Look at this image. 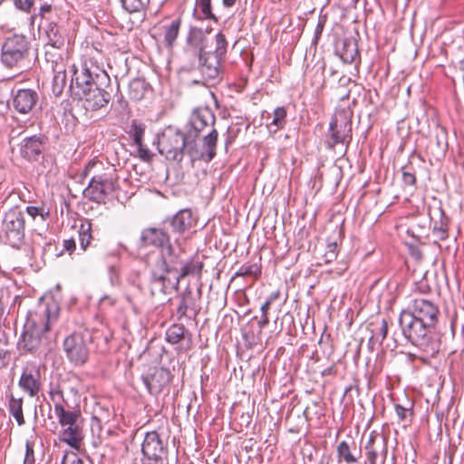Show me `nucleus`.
I'll use <instances>...</instances> for the list:
<instances>
[{"label": "nucleus", "instance_id": "14", "mask_svg": "<svg viewBox=\"0 0 464 464\" xmlns=\"http://www.w3.org/2000/svg\"><path fill=\"white\" fill-rule=\"evenodd\" d=\"M352 122L343 114L335 115L330 121L329 133L331 141L329 146L334 148L336 144H344L351 137Z\"/></svg>", "mask_w": 464, "mask_h": 464}, {"label": "nucleus", "instance_id": "7", "mask_svg": "<svg viewBox=\"0 0 464 464\" xmlns=\"http://www.w3.org/2000/svg\"><path fill=\"white\" fill-rule=\"evenodd\" d=\"M215 49L204 54L198 60L202 76L208 81H217L220 77L221 63L225 60L227 51V41L221 32L215 36Z\"/></svg>", "mask_w": 464, "mask_h": 464}, {"label": "nucleus", "instance_id": "30", "mask_svg": "<svg viewBox=\"0 0 464 464\" xmlns=\"http://www.w3.org/2000/svg\"><path fill=\"white\" fill-rule=\"evenodd\" d=\"M185 335V327L183 324H175L166 332V340L168 343L176 344L179 343Z\"/></svg>", "mask_w": 464, "mask_h": 464}, {"label": "nucleus", "instance_id": "38", "mask_svg": "<svg viewBox=\"0 0 464 464\" xmlns=\"http://www.w3.org/2000/svg\"><path fill=\"white\" fill-rule=\"evenodd\" d=\"M123 8L129 13L140 12L148 4L150 0H121Z\"/></svg>", "mask_w": 464, "mask_h": 464}, {"label": "nucleus", "instance_id": "26", "mask_svg": "<svg viewBox=\"0 0 464 464\" xmlns=\"http://www.w3.org/2000/svg\"><path fill=\"white\" fill-rule=\"evenodd\" d=\"M8 410L9 413L15 419L19 426L24 424L22 398H15L13 394H11L8 401Z\"/></svg>", "mask_w": 464, "mask_h": 464}, {"label": "nucleus", "instance_id": "56", "mask_svg": "<svg viewBox=\"0 0 464 464\" xmlns=\"http://www.w3.org/2000/svg\"><path fill=\"white\" fill-rule=\"evenodd\" d=\"M271 303L269 301H266L262 306H261V313L262 314H267L268 313V310L270 309V306H271Z\"/></svg>", "mask_w": 464, "mask_h": 464}, {"label": "nucleus", "instance_id": "34", "mask_svg": "<svg viewBox=\"0 0 464 464\" xmlns=\"http://www.w3.org/2000/svg\"><path fill=\"white\" fill-rule=\"evenodd\" d=\"M339 461L343 460L347 464L355 463L357 459L352 454L350 445L343 440L337 446Z\"/></svg>", "mask_w": 464, "mask_h": 464}, {"label": "nucleus", "instance_id": "33", "mask_svg": "<svg viewBox=\"0 0 464 464\" xmlns=\"http://www.w3.org/2000/svg\"><path fill=\"white\" fill-rule=\"evenodd\" d=\"M358 55L357 46L354 43L344 41L343 51L341 52V59L345 63H352Z\"/></svg>", "mask_w": 464, "mask_h": 464}, {"label": "nucleus", "instance_id": "8", "mask_svg": "<svg viewBox=\"0 0 464 464\" xmlns=\"http://www.w3.org/2000/svg\"><path fill=\"white\" fill-rule=\"evenodd\" d=\"M24 215L18 208L5 212L0 226V239L12 247H19L24 238Z\"/></svg>", "mask_w": 464, "mask_h": 464}, {"label": "nucleus", "instance_id": "29", "mask_svg": "<svg viewBox=\"0 0 464 464\" xmlns=\"http://www.w3.org/2000/svg\"><path fill=\"white\" fill-rule=\"evenodd\" d=\"M46 35L48 37V44L54 48H60L63 45L64 40L60 34L59 28L55 24H49L46 29Z\"/></svg>", "mask_w": 464, "mask_h": 464}, {"label": "nucleus", "instance_id": "32", "mask_svg": "<svg viewBox=\"0 0 464 464\" xmlns=\"http://www.w3.org/2000/svg\"><path fill=\"white\" fill-rule=\"evenodd\" d=\"M144 132L145 125L139 122L137 120H133L131 121L129 133L136 146H141V142H143Z\"/></svg>", "mask_w": 464, "mask_h": 464}, {"label": "nucleus", "instance_id": "45", "mask_svg": "<svg viewBox=\"0 0 464 464\" xmlns=\"http://www.w3.org/2000/svg\"><path fill=\"white\" fill-rule=\"evenodd\" d=\"M109 276L112 285L120 284V272L116 266L112 265L109 266Z\"/></svg>", "mask_w": 464, "mask_h": 464}, {"label": "nucleus", "instance_id": "58", "mask_svg": "<svg viewBox=\"0 0 464 464\" xmlns=\"http://www.w3.org/2000/svg\"><path fill=\"white\" fill-rule=\"evenodd\" d=\"M237 0H222V5L225 7H232L236 4Z\"/></svg>", "mask_w": 464, "mask_h": 464}, {"label": "nucleus", "instance_id": "60", "mask_svg": "<svg viewBox=\"0 0 464 464\" xmlns=\"http://www.w3.org/2000/svg\"><path fill=\"white\" fill-rule=\"evenodd\" d=\"M337 249V244L336 243H331L327 246V251H334L336 252Z\"/></svg>", "mask_w": 464, "mask_h": 464}, {"label": "nucleus", "instance_id": "25", "mask_svg": "<svg viewBox=\"0 0 464 464\" xmlns=\"http://www.w3.org/2000/svg\"><path fill=\"white\" fill-rule=\"evenodd\" d=\"M61 440L72 448H78L82 440V430L77 424L67 426L61 432Z\"/></svg>", "mask_w": 464, "mask_h": 464}, {"label": "nucleus", "instance_id": "27", "mask_svg": "<svg viewBox=\"0 0 464 464\" xmlns=\"http://www.w3.org/2000/svg\"><path fill=\"white\" fill-rule=\"evenodd\" d=\"M61 426H73L77 424L79 413L77 411H66L64 407H57L54 412Z\"/></svg>", "mask_w": 464, "mask_h": 464}, {"label": "nucleus", "instance_id": "15", "mask_svg": "<svg viewBox=\"0 0 464 464\" xmlns=\"http://www.w3.org/2000/svg\"><path fill=\"white\" fill-rule=\"evenodd\" d=\"M213 112L207 107L195 109L190 116L189 123L191 129L188 131V139L196 141L199 133L208 125L215 122Z\"/></svg>", "mask_w": 464, "mask_h": 464}, {"label": "nucleus", "instance_id": "53", "mask_svg": "<svg viewBox=\"0 0 464 464\" xmlns=\"http://www.w3.org/2000/svg\"><path fill=\"white\" fill-rule=\"evenodd\" d=\"M324 257L325 263H330L337 257V252L326 251Z\"/></svg>", "mask_w": 464, "mask_h": 464}, {"label": "nucleus", "instance_id": "19", "mask_svg": "<svg viewBox=\"0 0 464 464\" xmlns=\"http://www.w3.org/2000/svg\"><path fill=\"white\" fill-rule=\"evenodd\" d=\"M38 93L32 89H20L13 96V107L21 114L30 112L37 104Z\"/></svg>", "mask_w": 464, "mask_h": 464}, {"label": "nucleus", "instance_id": "50", "mask_svg": "<svg viewBox=\"0 0 464 464\" xmlns=\"http://www.w3.org/2000/svg\"><path fill=\"white\" fill-rule=\"evenodd\" d=\"M138 148L139 156L144 160H150L152 154L151 152L143 146V142H141V146H136Z\"/></svg>", "mask_w": 464, "mask_h": 464}, {"label": "nucleus", "instance_id": "17", "mask_svg": "<svg viewBox=\"0 0 464 464\" xmlns=\"http://www.w3.org/2000/svg\"><path fill=\"white\" fill-rule=\"evenodd\" d=\"M218 138V130L212 129L208 134L203 137V144L200 150H196L192 144L189 148V156L192 160H205L208 162L211 161L216 156Z\"/></svg>", "mask_w": 464, "mask_h": 464}, {"label": "nucleus", "instance_id": "24", "mask_svg": "<svg viewBox=\"0 0 464 464\" xmlns=\"http://www.w3.org/2000/svg\"><path fill=\"white\" fill-rule=\"evenodd\" d=\"M372 335L369 339L368 345L372 350L376 343H382L388 334V322L382 319L380 322L372 323Z\"/></svg>", "mask_w": 464, "mask_h": 464}, {"label": "nucleus", "instance_id": "23", "mask_svg": "<svg viewBox=\"0 0 464 464\" xmlns=\"http://www.w3.org/2000/svg\"><path fill=\"white\" fill-rule=\"evenodd\" d=\"M192 212L188 208L179 210L169 221L174 232L183 233L193 225Z\"/></svg>", "mask_w": 464, "mask_h": 464}, {"label": "nucleus", "instance_id": "35", "mask_svg": "<svg viewBox=\"0 0 464 464\" xmlns=\"http://www.w3.org/2000/svg\"><path fill=\"white\" fill-rule=\"evenodd\" d=\"M92 225L89 221L82 223L79 230V241L82 250H86L92 238L91 234Z\"/></svg>", "mask_w": 464, "mask_h": 464}, {"label": "nucleus", "instance_id": "6", "mask_svg": "<svg viewBox=\"0 0 464 464\" xmlns=\"http://www.w3.org/2000/svg\"><path fill=\"white\" fill-rule=\"evenodd\" d=\"M30 43L24 35L8 37L3 46L1 61L8 68L24 70L29 65Z\"/></svg>", "mask_w": 464, "mask_h": 464}, {"label": "nucleus", "instance_id": "2", "mask_svg": "<svg viewBox=\"0 0 464 464\" xmlns=\"http://www.w3.org/2000/svg\"><path fill=\"white\" fill-rule=\"evenodd\" d=\"M179 265L173 246H168V257L163 253L150 264L149 287L152 296L166 295L172 289L177 290L180 280L194 272L191 264L180 267Z\"/></svg>", "mask_w": 464, "mask_h": 464}, {"label": "nucleus", "instance_id": "13", "mask_svg": "<svg viewBox=\"0 0 464 464\" xmlns=\"http://www.w3.org/2000/svg\"><path fill=\"white\" fill-rule=\"evenodd\" d=\"M208 44V33L201 28L192 27L187 36L186 53L195 58L203 57L209 52L206 50Z\"/></svg>", "mask_w": 464, "mask_h": 464}, {"label": "nucleus", "instance_id": "44", "mask_svg": "<svg viewBox=\"0 0 464 464\" xmlns=\"http://www.w3.org/2000/svg\"><path fill=\"white\" fill-rule=\"evenodd\" d=\"M26 212L29 216H31L34 219L37 217V216H41V218L43 220L45 219V217L48 216L49 212H44V208H38V207H34V206H29L26 208Z\"/></svg>", "mask_w": 464, "mask_h": 464}, {"label": "nucleus", "instance_id": "41", "mask_svg": "<svg viewBox=\"0 0 464 464\" xmlns=\"http://www.w3.org/2000/svg\"><path fill=\"white\" fill-rule=\"evenodd\" d=\"M50 400L53 402V411H56L57 407H63V402L65 401L63 391L59 387H53L49 391Z\"/></svg>", "mask_w": 464, "mask_h": 464}, {"label": "nucleus", "instance_id": "20", "mask_svg": "<svg viewBox=\"0 0 464 464\" xmlns=\"http://www.w3.org/2000/svg\"><path fill=\"white\" fill-rule=\"evenodd\" d=\"M141 241L145 246H153L161 249L160 253L168 257V246H172L169 243V236L160 228H147L141 233Z\"/></svg>", "mask_w": 464, "mask_h": 464}, {"label": "nucleus", "instance_id": "12", "mask_svg": "<svg viewBox=\"0 0 464 464\" xmlns=\"http://www.w3.org/2000/svg\"><path fill=\"white\" fill-rule=\"evenodd\" d=\"M401 312L404 314H410L414 318L424 322L432 328H435V325L438 323V305L428 299H413L409 304L407 309L402 310Z\"/></svg>", "mask_w": 464, "mask_h": 464}, {"label": "nucleus", "instance_id": "51", "mask_svg": "<svg viewBox=\"0 0 464 464\" xmlns=\"http://www.w3.org/2000/svg\"><path fill=\"white\" fill-rule=\"evenodd\" d=\"M52 11V5L44 3L40 6L39 15L42 18L46 17V15L51 13Z\"/></svg>", "mask_w": 464, "mask_h": 464}, {"label": "nucleus", "instance_id": "3", "mask_svg": "<svg viewBox=\"0 0 464 464\" xmlns=\"http://www.w3.org/2000/svg\"><path fill=\"white\" fill-rule=\"evenodd\" d=\"M58 314L59 307L54 302L48 304L39 314H30L17 343L18 350L32 354L44 353L48 344L45 334L57 320Z\"/></svg>", "mask_w": 464, "mask_h": 464}, {"label": "nucleus", "instance_id": "40", "mask_svg": "<svg viewBox=\"0 0 464 464\" xmlns=\"http://www.w3.org/2000/svg\"><path fill=\"white\" fill-rule=\"evenodd\" d=\"M140 80H133L129 86L130 95L132 99L140 100L144 95V86Z\"/></svg>", "mask_w": 464, "mask_h": 464}, {"label": "nucleus", "instance_id": "16", "mask_svg": "<svg viewBox=\"0 0 464 464\" xmlns=\"http://www.w3.org/2000/svg\"><path fill=\"white\" fill-rule=\"evenodd\" d=\"M18 385L30 397L37 396L41 389L39 368L35 365L26 366L22 372Z\"/></svg>", "mask_w": 464, "mask_h": 464}, {"label": "nucleus", "instance_id": "9", "mask_svg": "<svg viewBox=\"0 0 464 464\" xmlns=\"http://www.w3.org/2000/svg\"><path fill=\"white\" fill-rule=\"evenodd\" d=\"M142 464H168V446L157 431L147 432L141 445Z\"/></svg>", "mask_w": 464, "mask_h": 464}, {"label": "nucleus", "instance_id": "43", "mask_svg": "<svg viewBox=\"0 0 464 464\" xmlns=\"http://www.w3.org/2000/svg\"><path fill=\"white\" fill-rule=\"evenodd\" d=\"M34 441L32 440H27L25 442V456L24 459V464H34Z\"/></svg>", "mask_w": 464, "mask_h": 464}, {"label": "nucleus", "instance_id": "31", "mask_svg": "<svg viewBox=\"0 0 464 464\" xmlns=\"http://www.w3.org/2000/svg\"><path fill=\"white\" fill-rule=\"evenodd\" d=\"M286 110L285 107H277L274 110L273 119L269 123L270 128H275L273 131H277L280 129H283L286 123Z\"/></svg>", "mask_w": 464, "mask_h": 464}, {"label": "nucleus", "instance_id": "10", "mask_svg": "<svg viewBox=\"0 0 464 464\" xmlns=\"http://www.w3.org/2000/svg\"><path fill=\"white\" fill-rule=\"evenodd\" d=\"M91 342L89 333H73L63 341L66 357L74 365L84 364L89 357L88 343Z\"/></svg>", "mask_w": 464, "mask_h": 464}, {"label": "nucleus", "instance_id": "37", "mask_svg": "<svg viewBox=\"0 0 464 464\" xmlns=\"http://www.w3.org/2000/svg\"><path fill=\"white\" fill-rule=\"evenodd\" d=\"M196 7L201 11L204 18L218 21L216 15L212 13L211 0H196Z\"/></svg>", "mask_w": 464, "mask_h": 464}, {"label": "nucleus", "instance_id": "11", "mask_svg": "<svg viewBox=\"0 0 464 464\" xmlns=\"http://www.w3.org/2000/svg\"><path fill=\"white\" fill-rule=\"evenodd\" d=\"M116 179L112 172L94 175L83 194L92 201L101 202L115 189Z\"/></svg>", "mask_w": 464, "mask_h": 464}, {"label": "nucleus", "instance_id": "49", "mask_svg": "<svg viewBox=\"0 0 464 464\" xmlns=\"http://www.w3.org/2000/svg\"><path fill=\"white\" fill-rule=\"evenodd\" d=\"M395 411L398 416V418L401 420H405L407 418V414L410 411V409H407L400 404L395 405Z\"/></svg>", "mask_w": 464, "mask_h": 464}, {"label": "nucleus", "instance_id": "61", "mask_svg": "<svg viewBox=\"0 0 464 464\" xmlns=\"http://www.w3.org/2000/svg\"><path fill=\"white\" fill-rule=\"evenodd\" d=\"M246 274L244 273V267L241 266L239 270L235 274V276H245Z\"/></svg>", "mask_w": 464, "mask_h": 464}, {"label": "nucleus", "instance_id": "42", "mask_svg": "<svg viewBox=\"0 0 464 464\" xmlns=\"http://www.w3.org/2000/svg\"><path fill=\"white\" fill-rule=\"evenodd\" d=\"M432 233L439 240H445L448 237L446 223L442 219L440 223H436Z\"/></svg>", "mask_w": 464, "mask_h": 464}, {"label": "nucleus", "instance_id": "55", "mask_svg": "<svg viewBox=\"0 0 464 464\" xmlns=\"http://www.w3.org/2000/svg\"><path fill=\"white\" fill-rule=\"evenodd\" d=\"M268 323H269V319H268L267 314H262V318L258 322L259 327L264 328L265 326H266L268 324Z\"/></svg>", "mask_w": 464, "mask_h": 464}, {"label": "nucleus", "instance_id": "62", "mask_svg": "<svg viewBox=\"0 0 464 464\" xmlns=\"http://www.w3.org/2000/svg\"><path fill=\"white\" fill-rule=\"evenodd\" d=\"M322 30H323V25L321 24V23H319V24H317V27H316L315 33H316V34H320V33L322 32Z\"/></svg>", "mask_w": 464, "mask_h": 464}, {"label": "nucleus", "instance_id": "47", "mask_svg": "<svg viewBox=\"0 0 464 464\" xmlns=\"http://www.w3.org/2000/svg\"><path fill=\"white\" fill-rule=\"evenodd\" d=\"M17 8L23 11H29L33 6L34 0H14Z\"/></svg>", "mask_w": 464, "mask_h": 464}, {"label": "nucleus", "instance_id": "21", "mask_svg": "<svg viewBox=\"0 0 464 464\" xmlns=\"http://www.w3.org/2000/svg\"><path fill=\"white\" fill-rule=\"evenodd\" d=\"M142 381L150 393L158 394L170 382V372L164 369H158L152 374L143 376Z\"/></svg>", "mask_w": 464, "mask_h": 464}, {"label": "nucleus", "instance_id": "22", "mask_svg": "<svg viewBox=\"0 0 464 464\" xmlns=\"http://www.w3.org/2000/svg\"><path fill=\"white\" fill-rule=\"evenodd\" d=\"M44 150L42 140L37 136L25 138L21 145V155L28 160H35Z\"/></svg>", "mask_w": 464, "mask_h": 464}, {"label": "nucleus", "instance_id": "4", "mask_svg": "<svg viewBox=\"0 0 464 464\" xmlns=\"http://www.w3.org/2000/svg\"><path fill=\"white\" fill-rule=\"evenodd\" d=\"M399 324L404 337L411 343L432 357L439 353L440 343L432 333L434 328L403 312L400 314Z\"/></svg>", "mask_w": 464, "mask_h": 464}, {"label": "nucleus", "instance_id": "36", "mask_svg": "<svg viewBox=\"0 0 464 464\" xmlns=\"http://www.w3.org/2000/svg\"><path fill=\"white\" fill-rule=\"evenodd\" d=\"M61 464H92V461L87 457H81L72 451L65 452Z\"/></svg>", "mask_w": 464, "mask_h": 464}, {"label": "nucleus", "instance_id": "63", "mask_svg": "<svg viewBox=\"0 0 464 464\" xmlns=\"http://www.w3.org/2000/svg\"><path fill=\"white\" fill-rule=\"evenodd\" d=\"M8 353L5 350H0V359L5 358L6 354Z\"/></svg>", "mask_w": 464, "mask_h": 464}, {"label": "nucleus", "instance_id": "28", "mask_svg": "<svg viewBox=\"0 0 464 464\" xmlns=\"http://www.w3.org/2000/svg\"><path fill=\"white\" fill-rule=\"evenodd\" d=\"M180 24H181V19L179 17V18L172 20L169 25L164 26V29H165L164 41L168 47H171L173 45V44L175 43V41L179 35Z\"/></svg>", "mask_w": 464, "mask_h": 464}, {"label": "nucleus", "instance_id": "64", "mask_svg": "<svg viewBox=\"0 0 464 464\" xmlns=\"http://www.w3.org/2000/svg\"><path fill=\"white\" fill-rule=\"evenodd\" d=\"M350 1H351V5H352L353 6H355V5H357V3H358V1H359V0H350Z\"/></svg>", "mask_w": 464, "mask_h": 464}, {"label": "nucleus", "instance_id": "46", "mask_svg": "<svg viewBox=\"0 0 464 464\" xmlns=\"http://www.w3.org/2000/svg\"><path fill=\"white\" fill-rule=\"evenodd\" d=\"M244 273L246 276H258L261 274V269L256 264L244 266Z\"/></svg>", "mask_w": 464, "mask_h": 464}, {"label": "nucleus", "instance_id": "57", "mask_svg": "<svg viewBox=\"0 0 464 464\" xmlns=\"http://www.w3.org/2000/svg\"><path fill=\"white\" fill-rule=\"evenodd\" d=\"M280 295L279 291L273 292L267 298V301H269L271 304H273L274 301H276Z\"/></svg>", "mask_w": 464, "mask_h": 464}, {"label": "nucleus", "instance_id": "1", "mask_svg": "<svg viewBox=\"0 0 464 464\" xmlns=\"http://www.w3.org/2000/svg\"><path fill=\"white\" fill-rule=\"evenodd\" d=\"M71 89L83 101L86 110L97 111L109 103L111 94L107 88L111 78L101 58L85 54L79 66L72 65Z\"/></svg>", "mask_w": 464, "mask_h": 464}, {"label": "nucleus", "instance_id": "39", "mask_svg": "<svg viewBox=\"0 0 464 464\" xmlns=\"http://www.w3.org/2000/svg\"><path fill=\"white\" fill-rule=\"evenodd\" d=\"M66 84V73L65 70L63 68H60L59 70L55 71L53 80V91L60 93L63 87Z\"/></svg>", "mask_w": 464, "mask_h": 464}, {"label": "nucleus", "instance_id": "54", "mask_svg": "<svg viewBox=\"0 0 464 464\" xmlns=\"http://www.w3.org/2000/svg\"><path fill=\"white\" fill-rule=\"evenodd\" d=\"M64 246L66 250L72 251L75 249V242L74 240H65L64 241Z\"/></svg>", "mask_w": 464, "mask_h": 464}, {"label": "nucleus", "instance_id": "59", "mask_svg": "<svg viewBox=\"0 0 464 464\" xmlns=\"http://www.w3.org/2000/svg\"><path fill=\"white\" fill-rule=\"evenodd\" d=\"M97 164L95 162H89L88 165L85 168V175L88 174V172L91 170V169L96 167Z\"/></svg>", "mask_w": 464, "mask_h": 464}, {"label": "nucleus", "instance_id": "52", "mask_svg": "<svg viewBox=\"0 0 464 464\" xmlns=\"http://www.w3.org/2000/svg\"><path fill=\"white\" fill-rule=\"evenodd\" d=\"M403 180L406 184L414 185L416 179L413 174L409 172H403Z\"/></svg>", "mask_w": 464, "mask_h": 464}, {"label": "nucleus", "instance_id": "18", "mask_svg": "<svg viewBox=\"0 0 464 464\" xmlns=\"http://www.w3.org/2000/svg\"><path fill=\"white\" fill-rule=\"evenodd\" d=\"M365 450L370 464H378L379 458H381V464L384 463L388 450L386 440L383 437L372 432L365 445Z\"/></svg>", "mask_w": 464, "mask_h": 464}, {"label": "nucleus", "instance_id": "48", "mask_svg": "<svg viewBox=\"0 0 464 464\" xmlns=\"http://www.w3.org/2000/svg\"><path fill=\"white\" fill-rule=\"evenodd\" d=\"M188 308V305L187 304L186 297L183 296L180 300L179 305L177 309V314L179 317L187 316V310Z\"/></svg>", "mask_w": 464, "mask_h": 464}, {"label": "nucleus", "instance_id": "5", "mask_svg": "<svg viewBox=\"0 0 464 464\" xmlns=\"http://www.w3.org/2000/svg\"><path fill=\"white\" fill-rule=\"evenodd\" d=\"M194 142L192 139H188V133L185 135L179 130L169 126L159 137V152L168 160L180 162L184 158L185 150L189 155V148Z\"/></svg>", "mask_w": 464, "mask_h": 464}]
</instances>
